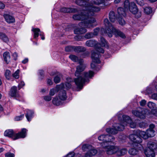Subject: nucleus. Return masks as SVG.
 I'll list each match as a JSON object with an SVG mask.
<instances>
[{
    "label": "nucleus",
    "mask_w": 157,
    "mask_h": 157,
    "mask_svg": "<svg viewBox=\"0 0 157 157\" xmlns=\"http://www.w3.org/2000/svg\"><path fill=\"white\" fill-rule=\"evenodd\" d=\"M82 59L79 61V65L77 66L75 75L77 78L74 79V82L78 88L82 89L85 82H89V79L94 76V72L90 71L88 72H85L83 74L81 73L83 71L85 68V65L83 63Z\"/></svg>",
    "instance_id": "1"
},
{
    "label": "nucleus",
    "mask_w": 157,
    "mask_h": 157,
    "mask_svg": "<svg viewBox=\"0 0 157 157\" xmlns=\"http://www.w3.org/2000/svg\"><path fill=\"white\" fill-rule=\"evenodd\" d=\"M84 8L83 6L80 14H75L73 16V18L75 20H82V22L79 24L80 26H84L86 28H93L96 26V25L94 24L96 20L92 17L94 15L95 13L91 15L87 10H84Z\"/></svg>",
    "instance_id": "2"
},
{
    "label": "nucleus",
    "mask_w": 157,
    "mask_h": 157,
    "mask_svg": "<svg viewBox=\"0 0 157 157\" xmlns=\"http://www.w3.org/2000/svg\"><path fill=\"white\" fill-rule=\"evenodd\" d=\"M123 121L121 124H115L113 126V128H108L106 129V132L109 134H117L118 131H122L124 129V127L128 124L132 128H135L136 124L133 122L130 118L128 116L124 115L122 116Z\"/></svg>",
    "instance_id": "3"
},
{
    "label": "nucleus",
    "mask_w": 157,
    "mask_h": 157,
    "mask_svg": "<svg viewBox=\"0 0 157 157\" xmlns=\"http://www.w3.org/2000/svg\"><path fill=\"white\" fill-rule=\"evenodd\" d=\"M104 24L106 27L105 32L109 37H111L113 33H114L116 36H119L123 38H125V35L119 30L115 29L109 22L107 18L104 19Z\"/></svg>",
    "instance_id": "4"
},
{
    "label": "nucleus",
    "mask_w": 157,
    "mask_h": 157,
    "mask_svg": "<svg viewBox=\"0 0 157 157\" xmlns=\"http://www.w3.org/2000/svg\"><path fill=\"white\" fill-rule=\"evenodd\" d=\"M89 0H76V4L79 6H84V10H87L91 15L94 13L98 12L100 10V8L91 5L88 3Z\"/></svg>",
    "instance_id": "5"
},
{
    "label": "nucleus",
    "mask_w": 157,
    "mask_h": 157,
    "mask_svg": "<svg viewBox=\"0 0 157 157\" xmlns=\"http://www.w3.org/2000/svg\"><path fill=\"white\" fill-rule=\"evenodd\" d=\"M61 89L57 97H56L53 99V103L56 105H59L63 104V101L65 100L67 98V96L66 91L63 89Z\"/></svg>",
    "instance_id": "6"
},
{
    "label": "nucleus",
    "mask_w": 157,
    "mask_h": 157,
    "mask_svg": "<svg viewBox=\"0 0 157 157\" xmlns=\"http://www.w3.org/2000/svg\"><path fill=\"white\" fill-rule=\"evenodd\" d=\"M129 139L133 142L132 145L135 147L141 150L143 149V147L140 144L142 142V139L139 136L135 134H131L129 136Z\"/></svg>",
    "instance_id": "7"
},
{
    "label": "nucleus",
    "mask_w": 157,
    "mask_h": 157,
    "mask_svg": "<svg viewBox=\"0 0 157 157\" xmlns=\"http://www.w3.org/2000/svg\"><path fill=\"white\" fill-rule=\"evenodd\" d=\"M124 7L125 10H128L129 9L130 12L133 14H136L138 11V10L136 4L133 2L129 3L128 0L125 1Z\"/></svg>",
    "instance_id": "8"
},
{
    "label": "nucleus",
    "mask_w": 157,
    "mask_h": 157,
    "mask_svg": "<svg viewBox=\"0 0 157 157\" xmlns=\"http://www.w3.org/2000/svg\"><path fill=\"white\" fill-rule=\"evenodd\" d=\"M86 46L90 47H92L95 46V51H94L97 53H103L104 52V49L100 46H99L97 44V42L94 40H91L87 41L86 43Z\"/></svg>",
    "instance_id": "9"
},
{
    "label": "nucleus",
    "mask_w": 157,
    "mask_h": 157,
    "mask_svg": "<svg viewBox=\"0 0 157 157\" xmlns=\"http://www.w3.org/2000/svg\"><path fill=\"white\" fill-rule=\"evenodd\" d=\"M100 141H102L103 142L101 143V146H105L108 145V143L112 142L114 139L113 136L111 135H102L99 136L98 138Z\"/></svg>",
    "instance_id": "10"
},
{
    "label": "nucleus",
    "mask_w": 157,
    "mask_h": 157,
    "mask_svg": "<svg viewBox=\"0 0 157 157\" xmlns=\"http://www.w3.org/2000/svg\"><path fill=\"white\" fill-rule=\"evenodd\" d=\"M100 56L99 53H97L94 51L92 52L91 58L93 62L90 65L92 68H95L96 66L95 63H100L101 61L99 59Z\"/></svg>",
    "instance_id": "11"
},
{
    "label": "nucleus",
    "mask_w": 157,
    "mask_h": 157,
    "mask_svg": "<svg viewBox=\"0 0 157 157\" xmlns=\"http://www.w3.org/2000/svg\"><path fill=\"white\" fill-rule=\"evenodd\" d=\"M132 113L135 116L140 118L144 119L145 117V111L141 108H139L136 110L132 111Z\"/></svg>",
    "instance_id": "12"
},
{
    "label": "nucleus",
    "mask_w": 157,
    "mask_h": 157,
    "mask_svg": "<svg viewBox=\"0 0 157 157\" xmlns=\"http://www.w3.org/2000/svg\"><path fill=\"white\" fill-rule=\"evenodd\" d=\"M107 145L103 146V145H102V147L106 149V151L108 154L112 155L116 153V152L118 150V147L114 146H108Z\"/></svg>",
    "instance_id": "13"
},
{
    "label": "nucleus",
    "mask_w": 157,
    "mask_h": 157,
    "mask_svg": "<svg viewBox=\"0 0 157 157\" xmlns=\"http://www.w3.org/2000/svg\"><path fill=\"white\" fill-rule=\"evenodd\" d=\"M64 86L63 83L59 85H56L55 88H53L50 90L49 95L51 96L54 95L56 92H58L61 89L64 88Z\"/></svg>",
    "instance_id": "14"
},
{
    "label": "nucleus",
    "mask_w": 157,
    "mask_h": 157,
    "mask_svg": "<svg viewBox=\"0 0 157 157\" xmlns=\"http://www.w3.org/2000/svg\"><path fill=\"white\" fill-rule=\"evenodd\" d=\"M27 131V130L25 128L22 129L20 132L15 134V139L17 140L20 138H25L26 136Z\"/></svg>",
    "instance_id": "15"
},
{
    "label": "nucleus",
    "mask_w": 157,
    "mask_h": 157,
    "mask_svg": "<svg viewBox=\"0 0 157 157\" xmlns=\"http://www.w3.org/2000/svg\"><path fill=\"white\" fill-rule=\"evenodd\" d=\"M85 155V157H91L95 155L98 152L97 150L91 146V148L89 149Z\"/></svg>",
    "instance_id": "16"
},
{
    "label": "nucleus",
    "mask_w": 157,
    "mask_h": 157,
    "mask_svg": "<svg viewBox=\"0 0 157 157\" xmlns=\"http://www.w3.org/2000/svg\"><path fill=\"white\" fill-rule=\"evenodd\" d=\"M17 87L14 86L11 88L9 93V95L12 97H14L17 96Z\"/></svg>",
    "instance_id": "17"
},
{
    "label": "nucleus",
    "mask_w": 157,
    "mask_h": 157,
    "mask_svg": "<svg viewBox=\"0 0 157 157\" xmlns=\"http://www.w3.org/2000/svg\"><path fill=\"white\" fill-rule=\"evenodd\" d=\"M15 134L13 130L12 129L6 130L4 133L5 136L11 138L13 140H16L15 139V138H14L15 136Z\"/></svg>",
    "instance_id": "18"
},
{
    "label": "nucleus",
    "mask_w": 157,
    "mask_h": 157,
    "mask_svg": "<svg viewBox=\"0 0 157 157\" xmlns=\"http://www.w3.org/2000/svg\"><path fill=\"white\" fill-rule=\"evenodd\" d=\"M60 12L64 13H74L77 11V10L74 8L63 7L60 10Z\"/></svg>",
    "instance_id": "19"
},
{
    "label": "nucleus",
    "mask_w": 157,
    "mask_h": 157,
    "mask_svg": "<svg viewBox=\"0 0 157 157\" xmlns=\"http://www.w3.org/2000/svg\"><path fill=\"white\" fill-rule=\"evenodd\" d=\"M81 28H77L75 29L74 30V32L75 34H83L86 33L87 30L85 28L83 27L84 26H81Z\"/></svg>",
    "instance_id": "20"
},
{
    "label": "nucleus",
    "mask_w": 157,
    "mask_h": 157,
    "mask_svg": "<svg viewBox=\"0 0 157 157\" xmlns=\"http://www.w3.org/2000/svg\"><path fill=\"white\" fill-rule=\"evenodd\" d=\"M86 50V48L82 46H73V51L79 53L83 52Z\"/></svg>",
    "instance_id": "21"
},
{
    "label": "nucleus",
    "mask_w": 157,
    "mask_h": 157,
    "mask_svg": "<svg viewBox=\"0 0 157 157\" xmlns=\"http://www.w3.org/2000/svg\"><path fill=\"white\" fill-rule=\"evenodd\" d=\"M147 149H150V150L155 151L156 150L157 146L154 143L151 141L149 142L147 144Z\"/></svg>",
    "instance_id": "22"
},
{
    "label": "nucleus",
    "mask_w": 157,
    "mask_h": 157,
    "mask_svg": "<svg viewBox=\"0 0 157 157\" xmlns=\"http://www.w3.org/2000/svg\"><path fill=\"white\" fill-rule=\"evenodd\" d=\"M4 16L6 22L8 23H13L15 21V19L11 16L6 14Z\"/></svg>",
    "instance_id": "23"
},
{
    "label": "nucleus",
    "mask_w": 157,
    "mask_h": 157,
    "mask_svg": "<svg viewBox=\"0 0 157 157\" xmlns=\"http://www.w3.org/2000/svg\"><path fill=\"white\" fill-rule=\"evenodd\" d=\"M150 149H147L144 151V153L147 157H155V151L150 150Z\"/></svg>",
    "instance_id": "24"
},
{
    "label": "nucleus",
    "mask_w": 157,
    "mask_h": 157,
    "mask_svg": "<svg viewBox=\"0 0 157 157\" xmlns=\"http://www.w3.org/2000/svg\"><path fill=\"white\" fill-rule=\"evenodd\" d=\"M26 117L29 121H31V118L32 117L33 114V112L28 109L26 110Z\"/></svg>",
    "instance_id": "25"
},
{
    "label": "nucleus",
    "mask_w": 157,
    "mask_h": 157,
    "mask_svg": "<svg viewBox=\"0 0 157 157\" xmlns=\"http://www.w3.org/2000/svg\"><path fill=\"white\" fill-rule=\"evenodd\" d=\"M88 3L91 5L95 6L93 5H99L104 3L105 2L104 0H91L90 2Z\"/></svg>",
    "instance_id": "26"
},
{
    "label": "nucleus",
    "mask_w": 157,
    "mask_h": 157,
    "mask_svg": "<svg viewBox=\"0 0 157 157\" xmlns=\"http://www.w3.org/2000/svg\"><path fill=\"white\" fill-rule=\"evenodd\" d=\"M67 82H65L64 86V87L63 89L66 88V89L70 88L71 87V82L73 81L72 79L70 78H67Z\"/></svg>",
    "instance_id": "27"
},
{
    "label": "nucleus",
    "mask_w": 157,
    "mask_h": 157,
    "mask_svg": "<svg viewBox=\"0 0 157 157\" xmlns=\"http://www.w3.org/2000/svg\"><path fill=\"white\" fill-rule=\"evenodd\" d=\"M0 39L3 42L6 43H7L9 41L8 36L6 34L3 33H0Z\"/></svg>",
    "instance_id": "28"
},
{
    "label": "nucleus",
    "mask_w": 157,
    "mask_h": 157,
    "mask_svg": "<svg viewBox=\"0 0 157 157\" xmlns=\"http://www.w3.org/2000/svg\"><path fill=\"white\" fill-rule=\"evenodd\" d=\"M109 18L112 22H114L117 19L113 11H111L110 12L109 14Z\"/></svg>",
    "instance_id": "29"
},
{
    "label": "nucleus",
    "mask_w": 157,
    "mask_h": 157,
    "mask_svg": "<svg viewBox=\"0 0 157 157\" xmlns=\"http://www.w3.org/2000/svg\"><path fill=\"white\" fill-rule=\"evenodd\" d=\"M32 31L33 32V37L35 39H36L39 36L40 34L39 33L41 32L39 28H33Z\"/></svg>",
    "instance_id": "30"
},
{
    "label": "nucleus",
    "mask_w": 157,
    "mask_h": 157,
    "mask_svg": "<svg viewBox=\"0 0 157 157\" xmlns=\"http://www.w3.org/2000/svg\"><path fill=\"white\" fill-rule=\"evenodd\" d=\"M127 152V151L126 149H122L119 150L118 148V150L116 152V153L118 156H121L124 155Z\"/></svg>",
    "instance_id": "31"
},
{
    "label": "nucleus",
    "mask_w": 157,
    "mask_h": 157,
    "mask_svg": "<svg viewBox=\"0 0 157 157\" xmlns=\"http://www.w3.org/2000/svg\"><path fill=\"white\" fill-rule=\"evenodd\" d=\"M147 133L148 137H153L155 135V131L153 129H147Z\"/></svg>",
    "instance_id": "32"
},
{
    "label": "nucleus",
    "mask_w": 157,
    "mask_h": 157,
    "mask_svg": "<svg viewBox=\"0 0 157 157\" xmlns=\"http://www.w3.org/2000/svg\"><path fill=\"white\" fill-rule=\"evenodd\" d=\"M3 57L6 63L10 60V56L9 52H6L3 54Z\"/></svg>",
    "instance_id": "33"
},
{
    "label": "nucleus",
    "mask_w": 157,
    "mask_h": 157,
    "mask_svg": "<svg viewBox=\"0 0 157 157\" xmlns=\"http://www.w3.org/2000/svg\"><path fill=\"white\" fill-rule=\"evenodd\" d=\"M125 9L124 10L123 8L121 7H119L118 8L117 12L119 15L120 17H122V16H124L125 14Z\"/></svg>",
    "instance_id": "34"
},
{
    "label": "nucleus",
    "mask_w": 157,
    "mask_h": 157,
    "mask_svg": "<svg viewBox=\"0 0 157 157\" xmlns=\"http://www.w3.org/2000/svg\"><path fill=\"white\" fill-rule=\"evenodd\" d=\"M69 58L73 61L74 62H78V63H79V61L81 59H78V57L74 55H71L69 56Z\"/></svg>",
    "instance_id": "35"
},
{
    "label": "nucleus",
    "mask_w": 157,
    "mask_h": 157,
    "mask_svg": "<svg viewBox=\"0 0 157 157\" xmlns=\"http://www.w3.org/2000/svg\"><path fill=\"white\" fill-rule=\"evenodd\" d=\"M129 154L132 155H135L138 153V150L136 148H131L128 151Z\"/></svg>",
    "instance_id": "36"
},
{
    "label": "nucleus",
    "mask_w": 157,
    "mask_h": 157,
    "mask_svg": "<svg viewBox=\"0 0 157 157\" xmlns=\"http://www.w3.org/2000/svg\"><path fill=\"white\" fill-rule=\"evenodd\" d=\"M140 136L144 139H146L148 138V136L147 132H145L143 131H140L139 132Z\"/></svg>",
    "instance_id": "37"
},
{
    "label": "nucleus",
    "mask_w": 157,
    "mask_h": 157,
    "mask_svg": "<svg viewBox=\"0 0 157 157\" xmlns=\"http://www.w3.org/2000/svg\"><path fill=\"white\" fill-rule=\"evenodd\" d=\"M5 75L6 78L8 80H10L11 78V73L10 70H7L6 71Z\"/></svg>",
    "instance_id": "38"
},
{
    "label": "nucleus",
    "mask_w": 157,
    "mask_h": 157,
    "mask_svg": "<svg viewBox=\"0 0 157 157\" xmlns=\"http://www.w3.org/2000/svg\"><path fill=\"white\" fill-rule=\"evenodd\" d=\"M62 77V75L59 74L56 76L54 78V81L56 83H59L60 80V78Z\"/></svg>",
    "instance_id": "39"
},
{
    "label": "nucleus",
    "mask_w": 157,
    "mask_h": 157,
    "mask_svg": "<svg viewBox=\"0 0 157 157\" xmlns=\"http://www.w3.org/2000/svg\"><path fill=\"white\" fill-rule=\"evenodd\" d=\"M152 9L150 7H147L144 9V12L147 14H149L152 12Z\"/></svg>",
    "instance_id": "40"
},
{
    "label": "nucleus",
    "mask_w": 157,
    "mask_h": 157,
    "mask_svg": "<svg viewBox=\"0 0 157 157\" xmlns=\"http://www.w3.org/2000/svg\"><path fill=\"white\" fill-rule=\"evenodd\" d=\"M20 70L18 69L17 70L12 74V76L13 78L16 79H18L19 78V73Z\"/></svg>",
    "instance_id": "41"
},
{
    "label": "nucleus",
    "mask_w": 157,
    "mask_h": 157,
    "mask_svg": "<svg viewBox=\"0 0 157 157\" xmlns=\"http://www.w3.org/2000/svg\"><path fill=\"white\" fill-rule=\"evenodd\" d=\"M147 106L150 109H152L155 107V104L153 102L149 101L147 104Z\"/></svg>",
    "instance_id": "42"
},
{
    "label": "nucleus",
    "mask_w": 157,
    "mask_h": 157,
    "mask_svg": "<svg viewBox=\"0 0 157 157\" xmlns=\"http://www.w3.org/2000/svg\"><path fill=\"white\" fill-rule=\"evenodd\" d=\"M122 17H118L117 20L118 21L119 24L121 25H124L125 24V22L123 19L121 18Z\"/></svg>",
    "instance_id": "43"
},
{
    "label": "nucleus",
    "mask_w": 157,
    "mask_h": 157,
    "mask_svg": "<svg viewBox=\"0 0 157 157\" xmlns=\"http://www.w3.org/2000/svg\"><path fill=\"white\" fill-rule=\"evenodd\" d=\"M94 34L92 33H86L85 36V37L87 39L91 38L94 36Z\"/></svg>",
    "instance_id": "44"
},
{
    "label": "nucleus",
    "mask_w": 157,
    "mask_h": 157,
    "mask_svg": "<svg viewBox=\"0 0 157 157\" xmlns=\"http://www.w3.org/2000/svg\"><path fill=\"white\" fill-rule=\"evenodd\" d=\"M100 41L101 46H105L107 45V42L105 39L103 37H101L100 38Z\"/></svg>",
    "instance_id": "45"
},
{
    "label": "nucleus",
    "mask_w": 157,
    "mask_h": 157,
    "mask_svg": "<svg viewBox=\"0 0 157 157\" xmlns=\"http://www.w3.org/2000/svg\"><path fill=\"white\" fill-rule=\"evenodd\" d=\"M91 148V146L88 144H84L82 147L83 150L86 151L87 149H89Z\"/></svg>",
    "instance_id": "46"
},
{
    "label": "nucleus",
    "mask_w": 157,
    "mask_h": 157,
    "mask_svg": "<svg viewBox=\"0 0 157 157\" xmlns=\"http://www.w3.org/2000/svg\"><path fill=\"white\" fill-rule=\"evenodd\" d=\"M148 125L145 122H142L139 124V126L141 128L146 127Z\"/></svg>",
    "instance_id": "47"
},
{
    "label": "nucleus",
    "mask_w": 157,
    "mask_h": 157,
    "mask_svg": "<svg viewBox=\"0 0 157 157\" xmlns=\"http://www.w3.org/2000/svg\"><path fill=\"white\" fill-rule=\"evenodd\" d=\"M24 114H23L20 116H18L16 117L15 118V120L16 121H18L21 120L24 117Z\"/></svg>",
    "instance_id": "48"
},
{
    "label": "nucleus",
    "mask_w": 157,
    "mask_h": 157,
    "mask_svg": "<svg viewBox=\"0 0 157 157\" xmlns=\"http://www.w3.org/2000/svg\"><path fill=\"white\" fill-rule=\"evenodd\" d=\"M65 51L67 52H69L73 50V46H68L66 47L65 48Z\"/></svg>",
    "instance_id": "49"
},
{
    "label": "nucleus",
    "mask_w": 157,
    "mask_h": 157,
    "mask_svg": "<svg viewBox=\"0 0 157 157\" xmlns=\"http://www.w3.org/2000/svg\"><path fill=\"white\" fill-rule=\"evenodd\" d=\"M100 30V29L99 28H96L94 29V32L93 33L94 36L97 35Z\"/></svg>",
    "instance_id": "50"
},
{
    "label": "nucleus",
    "mask_w": 157,
    "mask_h": 157,
    "mask_svg": "<svg viewBox=\"0 0 157 157\" xmlns=\"http://www.w3.org/2000/svg\"><path fill=\"white\" fill-rule=\"evenodd\" d=\"M44 99L46 101H49L52 99V97L51 96H47L43 97Z\"/></svg>",
    "instance_id": "51"
},
{
    "label": "nucleus",
    "mask_w": 157,
    "mask_h": 157,
    "mask_svg": "<svg viewBox=\"0 0 157 157\" xmlns=\"http://www.w3.org/2000/svg\"><path fill=\"white\" fill-rule=\"evenodd\" d=\"M5 157H14V155L10 152H8L5 154Z\"/></svg>",
    "instance_id": "52"
},
{
    "label": "nucleus",
    "mask_w": 157,
    "mask_h": 157,
    "mask_svg": "<svg viewBox=\"0 0 157 157\" xmlns=\"http://www.w3.org/2000/svg\"><path fill=\"white\" fill-rule=\"evenodd\" d=\"M25 83L23 81H21L20 83L18 85V90H20L21 88L23 86H24Z\"/></svg>",
    "instance_id": "53"
},
{
    "label": "nucleus",
    "mask_w": 157,
    "mask_h": 157,
    "mask_svg": "<svg viewBox=\"0 0 157 157\" xmlns=\"http://www.w3.org/2000/svg\"><path fill=\"white\" fill-rule=\"evenodd\" d=\"M66 157H75V153L74 152L69 153Z\"/></svg>",
    "instance_id": "54"
},
{
    "label": "nucleus",
    "mask_w": 157,
    "mask_h": 157,
    "mask_svg": "<svg viewBox=\"0 0 157 157\" xmlns=\"http://www.w3.org/2000/svg\"><path fill=\"white\" fill-rule=\"evenodd\" d=\"M146 103V101L145 100H141L140 102V105L141 106H144Z\"/></svg>",
    "instance_id": "55"
},
{
    "label": "nucleus",
    "mask_w": 157,
    "mask_h": 157,
    "mask_svg": "<svg viewBox=\"0 0 157 157\" xmlns=\"http://www.w3.org/2000/svg\"><path fill=\"white\" fill-rule=\"evenodd\" d=\"M39 35L41 36V39L42 40H44L45 39V37L44 36V33L41 32H40Z\"/></svg>",
    "instance_id": "56"
},
{
    "label": "nucleus",
    "mask_w": 157,
    "mask_h": 157,
    "mask_svg": "<svg viewBox=\"0 0 157 157\" xmlns=\"http://www.w3.org/2000/svg\"><path fill=\"white\" fill-rule=\"evenodd\" d=\"M13 56L14 57L15 60H16L17 57V54L16 52H14L13 54Z\"/></svg>",
    "instance_id": "57"
},
{
    "label": "nucleus",
    "mask_w": 157,
    "mask_h": 157,
    "mask_svg": "<svg viewBox=\"0 0 157 157\" xmlns=\"http://www.w3.org/2000/svg\"><path fill=\"white\" fill-rule=\"evenodd\" d=\"M155 125L153 124H151L149 125V128L148 129H153L155 128Z\"/></svg>",
    "instance_id": "58"
},
{
    "label": "nucleus",
    "mask_w": 157,
    "mask_h": 157,
    "mask_svg": "<svg viewBox=\"0 0 157 157\" xmlns=\"http://www.w3.org/2000/svg\"><path fill=\"white\" fill-rule=\"evenodd\" d=\"M137 3L138 5L141 6H143V5H144V3L143 0H141V1H139V2Z\"/></svg>",
    "instance_id": "59"
},
{
    "label": "nucleus",
    "mask_w": 157,
    "mask_h": 157,
    "mask_svg": "<svg viewBox=\"0 0 157 157\" xmlns=\"http://www.w3.org/2000/svg\"><path fill=\"white\" fill-rule=\"evenodd\" d=\"M5 5L2 2H0V9H3L5 7Z\"/></svg>",
    "instance_id": "60"
},
{
    "label": "nucleus",
    "mask_w": 157,
    "mask_h": 157,
    "mask_svg": "<svg viewBox=\"0 0 157 157\" xmlns=\"http://www.w3.org/2000/svg\"><path fill=\"white\" fill-rule=\"evenodd\" d=\"M146 92L148 94H150L152 93L151 90L150 88H147L146 90Z\"/></svg>",
    "instance_id": "61"
},
{
    "label": "nucleus",
    "mask_w": 157,
    "mask_h": 157,
    "mask_svg": "<svg viewBox=\"0 0 157 157\" xmlns=\"http://www.w3.org/2000/svg\"><path fill=\"white\" fill-rule=\"evenodd\" d=\"M28 61V58H25L24 60H23L22 62V63L24 64H25L26 63H27Z\"/></svg>",
    "instance_id": "62"
},
{
    "label": "nucleus",
    "mask_w": 157,
    "mask_h": 157,
    "mask_svg": "<svg viewBox=\"0 0 157 157\" xmlns=\"http://www.w3.org/2000/svg\"><path fill=\"white\" fill-rule=\"evenodd\" d=\"M47 83L49 85H51L52 84V80L50 79H48L47 81Z\"/></svg>",
    "instance_id": "63"
},
{
    "label": "nucleus",
    "mask_w": 157,
    "mask_h": 157,
    "mask_svg": "<svg viewBox=\"0 0 157 157\" xmlns=\"http://www.w3.org/2000/svg\"><path fill=\"white\" fill-rule=\"evenodd\" d=\"M39 73L41 76H42L44 75V71L42 70H40L39 71Z\"/></svg>",
    "instance_id": "64"
}]
</instances>
